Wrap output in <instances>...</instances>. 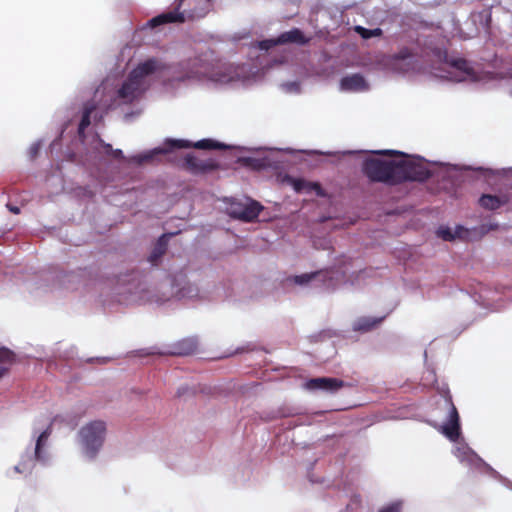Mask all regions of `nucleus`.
I'll use <instances>...</instances> for the list:
<instances>
[{
	"label": "nucleus",
	"mask_w": 512,
	"mask_h": 512,
	"mask_svg": "<svg viewBox=\"0 0 512 512\" xmlns=\"http://www.w3.org/2000/svg\"><path fill=\"white\" fill-rule=\"evenodd\" d=\"M156 73L162 74L164 84L169 88L196 82L226 84L243 76L242 71L232 65L215 68L197 58L166 65L161 59L152 57L140 62L130 72L117 92L118 99L122 103H131L141 97L149 88V77Z\"/></svg>",
	"instance_id": "nucleus-1"
},
{
	"label": "nucleus",
	"mask_w": 512,
	"mask_h": 512,
	"mask_svg": "<svg viewBox=\"0 0 512 512\" xmlns=\"http://www.w3.org/2000/svg\"><path fill=\"white\" fill-rule=\"evenodd\" d=\"M449 404V413L446 421L439 425V432L442 433L450 441L454 442L452 450L453 455L464 466L480 472L490 473L508 489L512 490V482L500 475L488 463H486L475 451H473L463 440H459L461 436V425L458 411L451 401Z\"/></svg>",
	"instance_id": "nucleus-2"
},
{
	"label": "nucleus",
	"mask_w": 512,
	"mask_h": 512,
	"mask_svg": "<svg viewBox=\"0 0 512 512\" xmlns=\"http://www.w3.org/2000/svg\"><path fill=\"white\" fill-rule=\"evenodd\" d=\"M398 183L402 181L423 182L431 177L453 185L468 167L446 162H426L421 158L398 160Z\"/></svg>",
	"instance_id": "nucleus-3"
},
{
	"label": "nucleus",
	"mask_w": 512,
	"mask_h": 512,
	"mask_svg": "<svg viewBox=\"0 0 512 512\" xmlns=\"http://www.w3.org/2000/svg\"><path fill=\"white\" fill-rule=\"evenodd\" d=\"M51 432V423H49L43 430H40L36 425H34L32 430L34 446L27 447L21 455L19 463L7 470L6 474L8 477L13 478L16 474L28 476L32 473L37 463L43 466L50 463L51 453L49 448V438Z\"/></svg>",
	"instance_id": "nucleus-4"
},
{
	"label": "nucleus",
	"mask_w": 512,
	"mask_h": 512,
	"mask_svg": "<svg viewBox=\"0 0 512 512\" xmlns=\"http://www.w3.org/2000/svg\"><path fill=\"white\" fill-rule=\"evenodd\" d=\"M195 147L203 150H227L230 147L222 142L213 139H201L195 143L185 139H172L168 138L164 141L162 146L155 147L150 150H146L142 153L130 156L127 158L129 163H135L141 165L146 162L153 161L158 155L169 153L176 149H185Z\"/></svg>",
	"instance_id": "nucleus-5"
},
{
	"label": "nucleus",
	"mask_w": 512,
	"mask_h": 512,
	"mask_svg": "<svg viewBox=\"0 0 512 512\" xmlns=\"http://www.w3.org/2000/svg\"><path fill=\"white\" fill-rule=\"evenodd\" d=\"M106 437V423L91 421L78 431V443L85 458L94 459L101 450Z\"/></svg>",
	"instance_id": "nucleus-6"
},
{
	"label": "nucleus",
	"mask_w": 512,
	"mask_h": 512,
	"mask_svg": "<svg viewBox=\"0 0 512 512\" xmlns=\"http://www.w3.org/2000/svg\"><path fill=\"white\" fill-rule=\"evenodd\" d=\"M362 170L373 182L398 183V160L368 158L363 161Z\"/></svg>",
	"instance_id": "nucleus-7"
},
{
	"label": "nucleus",
	"mask_w": 512,
	"mask_h": 512,
	"mask_svg": "<svg viewBox=\"0 0 512 512\" xmlns=\"http://www.w3.org/2000/svg\"><path fill=\"white\" fill-rule=\"evenodd\" d=\"M263 210V206L251 198L231 199L227 206V214L243 222H252L256 220Z\"/></svg>",
	"instance_id": "nucleus-8"
},
{
	"label": "nucleus",
	"mask_w": 512,
	"mask_h": 512,
	"mask_svg": "<svg viewBox=\"0 0 512 512\" xmlns=\"http://www.w3.org/2000/svg\"><path fill=\"white\" fill-rule=\"evenodd\" d=\"M444 76L453 82H476L477 73L474 68L464 59L455 57H445Z\"/></svg>",
	"instance_id": "nucleus-9"
},
{
	"label": "nucleus",
	"mask_w": 512,
	"mask_h": 512,
	"mask_svg": "<svg viewBox=\"0 0 512 512\" xmlns=\"http://www.w3.org/2000/svg\"><path fill=\"white\" fill-rule=\"evenodd\" d=\"M145 290V280L133 277L127 281H121L118 293L122 301L140 304L142 299L148 298L147 295L144 294Z\"/></svg>",
	"instance_id": "nucleus-10"
},
{
	"label": "nucleus",
	"mask_w": 512,
	"mask_h": 512,
	"mask_svg": "<svg viewBox=\"0 0 512 512\" xmlns=\"http://www.w3.org/2000/svg\"><path fill=\"white\" fill-rule=\"evenodd\" d=\"M333 279V272L325 270V271H314L309 273H303L300 275L289 276L286 281L288 283L300 286L307 287L311 282L317 281L322 282L327 288H331L333 284L331 283Z\"/></svg>",
	"instance_id": "nucleus-11"
},
{
	"label": "nucleus",
	"mask_w": 512,
	"mask_h": 512,
	"mask_svg": "<svg viewBox=\"0 0 512 512\" xmlns=\"http://www.w3.org/2000/svg\"><path fill=\"white\" fill-rule=\"evenodd\" d=\"M184 0H175L174 2V10L163 12L150 20H148L146 26L153 29L160 25L168 24V23H183L185 21L184 12H180Z\"/></svg>",
	"instance_id": "nucleus-12"
},
{
	"label": "nucleus",
	"mask_w": 512,
	"mask_h": 512,
	"mask_svg": "<svg viewBox=\"0 0 512 512\" xmlns=\"http://www.w3.org/2000/svg\"><path fill=\"white\" fill-rule=\"evenodd\" d=\"M389 66L396 73L406 74L414 68V55L408 49H402L391 57Z\"/></svg>",
	"instance_id": "nucleus-13"
},
{
	"label": "nucleus",
	"mask_w": 512,
	"mask_h": 512,
	"mask_svg": "<svg viewBox=\"0 0 512 512\" xmlns=\"http://www.w3.org/2000/svg\"><path fill=\"white\" fill-rule=\"evenodd\" d=\"M305 386L309 390H321L334 393L344 386V382L337 378L318 377L308 380Z\"/></svg>",
	"instance_id": "nucleus-14"
},
{
	"label": "nucleus",
	"mask_w": 512,
	"mask_h": 512,
	"mask_svg": "<svg viewBox=\"0 0 512 512\" xmlns=\"http://www.w3.org/2000/svg\"><path fill=\"white\" fill-rule=\"evenodd\" d=\"M93 153H95V157L100 161L104 158H111L122 160L125 159L123 151L121 149H113L111 144L104 142L102 139L97 137L93 142Z\"/></svg>",
	"instance_id": "nucleus-15"
},
{
	"label": "nucleus",
	"mask_w": 512,
	"mask_h": 512,
	"mask_svg": "<svg viewBox=\"0 0 512 512\" xmlns=\"http://www.w3.org/2000/svg\"><path fill=\"white\" fill-rule=\"evenodd\" d=\"M340 89L345 92H363L368 90V84L362 75L352 74L341 79Z\"/></svg>",
	"instance_id": "nucleus-16"
},
{
	"label": "nucleus",
	"mask_w": 512,
	"mask_h": 512,
	"mask_svg": "<svg viewBox=\"0 0 512 512\" xmlns=\"http://www.w3.org/2000/svg\"><path fill=\"white\" fill-rule=\"evenodd\" d=\"M469 230L463 225H456L454 229L447 225H440L436 230V235L444 241H454L455 239H466Z\"/></svg>",
	"instance_id": "nucleus-17"
},
{
	"label": "nucleus",
	"mask_w": 512,
	"mask_h": 512,
	"mask_svg": "<svg viewBox=\"0 0 512 512\" xmlns=\"http://www.w3.org/2000/svg\"><path fill=\"white\" fill-rule=\"evenodd\" d=\"M94 120H100L102 115L98 116L96 107L93 103H86L83 109L81 121L78 126V135L81 139L85 137V129L91 124V118Z\"/></svg>",
	"instance_id": "nucleus-18"
},
{
	"label": "nucleus",
	"mask_w": 512,
	"mask_h": 512,
	"mask_svg": "<svg viewBox=\"0 0 512 512\" xmlns=\"http://www.w3.org/2000/svg\"><path fill=\"white\" fill-rule=\"evenodd\" d=\"M185 164L194 173L213 171L217 168V164L211 160H200L192 154L185 156Z\"/></svg>",
	"instance_id": "nucleus-19"
},
{
	"label": "nucleus",
	"mask_w": 512,
	"mask_h": 512,
	"mask_svg": "<svg viewBox=\"0 0 512 512\" xmlns=\"http://www.w3.org/2000/svg\"><path fill=\"white\" fill-rule=\"evenodd\" d=\"M309 40L310 38L306 37L299 28H293L289 31H285L277 37L278 44L295 43L298 45H305Z\"/></svg>",
	"instance_id": "nucleus-20"
},
{
	"label": "nucleus",
	"mask_w": 512,
	"mask_h": 512,
	"mask_svg": "<svg viewBox=\"0 0 512 512\" xmlns=\"http://www.w3.org/2000/svg\"><path fill=\"white\" fill-rule=\"evenodd\" d=\"M237 162L253 170H262L271 165V160L266 155L260 157L242 156L237 159Z\"/></svg>",
	"instance_id": "nucleus-21"
},
{
	"label": "nucleus",
	"mask_w": 512,
	"mask_h": 512,
	"mask_svg": "<svg viewBox=\"0 0 512 512\" xmlns=\"http://www.w3.org/2000/svg\"><path fill=\"white\" fill-rule=\"evenodd\" d=\"M173 234H163L161 235L156 244L154 245L150 255H149V262L152 264V265H157L158 262L160 261L161 257L165 254L166 252V249H167V242H168V238L170 236H172Z\"/></svg>",
	"instance_id": "nucleus-22"
},
{
	"label": "nucleus",
	"mask_w": 512,
	"mask_h": 512,
	"mask_svg": "<svg viewBox=\"0 0 512 512\" xmlns=\"http://www.w3.org/2000/svg\"><path fill=\"white\" fill-rule=\"evenodd\" d=\"M55 288L73 289V282L77 279V275L73 272H55L52 275Z\"/></svg>",
	"instance_id": "nucleus-23"
},
{
	"label": "nucleus",
	"mask_w": 512,
	"mask_h": 512,
	"mask_svg": "<svg viewBox=\"0 0 512 512\" xmlns=\"http://www.w3.org/2000/svg\"><path fill=\"white\" fill-rule=\"evenodd\" d=\"M157 305H162L172 298H176V290L171 281H166L157 286Z\"/></svg>",
	"instance_id": "nucleus-24"
},
{
	"label": "nucleus",
	"mask_w": 512,
	"mask_h": 512,
	"mask_svg": "<svg viewBox=\"0 0 512 512\" xmlns=\"http://www.w3.org/2000/svg\"><path fill=\"white\" fill-rule=\"evenodd\" d=\"M15 353L6 348L0 347V379L9 371L15 362Z\"/></svg>",
	"instance_id": "nucleus-25"
},
{
	"label": "nucleus",
	"mask_w": 512,
	"mask_h": 512,
	"mask_svg": "<svg viewBox=\"0 0 512 512\" xmlns=\"http://www.w3.org/2000/svg\"><path fill=\"white\" fill-rule=\"evenodd\" d=\"M383 319L384 317H360L354 322L353 329L355 331L368 332L377 324H379Z\"/></svg>",
	"instance_id": "nucleus-26"
},
{
	"label": "nucleus",
	"mask_w": 512,
	"mask_h": 512,
	"mask_svg": "<svg viewBox=\"0 0 512 512\" xmlns=\"http://www.w3.org/2000/svg\"><path fill=\"white\" fill-rule=\"evenodd\" d=\"M197 348V343L194 339H185L178 343L174 353L179 355H189Z\"/></svg>",
	"instance_id": "nucleus-27"
},
{
	"label": "nucleus",
	"mask_w": 512,
	"mask_h": 512,
	"mask_svg": "<svg viewBox=\"0 0 512 512\" xmlns=\"http://www.w3.org/2000/svg\"><path fill=\"white\" fill-rule=\"evenodd\" d=\"M479 203L483 208L489 209V210H495L498 209L502 202L501 200L493 195H482L479 199Z\"/></svg>",
	"instance_id": "nucleus-28"
},
{
	"label": "nucleus",
	"mask_w": 512,
	"mask_h": 512,
	"mask_svg": "<svg viewBox=\"0 0 512 512\" xmlns=\"http://www.w3.org/2000/svg\"><path fill=\"white\" fill-rule=\"evenodd\" d=\"M199 290L197 286L188 283L187 285L176 290V298H195L198 296Z\"/></svg>",
	"instance_id": "nucleus-29"
},
{
	"label": "nucleus",
	"mask_w": 512,
	"mask_h": 512,
	"mask_svg": "<svg viewBox=\"0 0 512 512\" xmlns=\"http://www.w3.org/2000/svg\"><path fill=\"white\" fill-rule=\"evenodd\" d=\"M146 290L144 294L147 295V299H142L140 304H156L160 298H157V286L149 283L145 280Z\"/></svg>",
	"instance_id": "nucleus-30"
},
{
	"label": "nucleus",
	"mask_w": 512,
	"mask_h": 512,
	"mask_svg": "<svg viewBox=\"0 0 512 512\" xmlns=\"http://www.w3.org/2000/svg\"><path fill=\"white\" fill-rule=\"evenodd\" d=\"M355 31L363 38V39H371L373 37H380L383 33L381 28L368 29L363 26L357 25L355 26Z\"/></svg>",
	"instance_id": "nucleus-31"
},
{
	"label": "nucleus",
	"mask_w": 512,
	"mask_h": 512,
	"mask_svg": "<svg viewBox=\"0 0 512 512\" xmlns=\"http://www.w3.org/2000/svg\"><path fill=\"white\" fill-rule=\"evenodd\" d=\"M280 87L285 93L289 94H299L301 92V83L297 80L284 82Z\"/></svg>",
	"instance_id": "nucleus-32"
},
{
	"label": "nucleus",
	"mask_w": 512,
	"mask_h": 512,
	"mask_svg": "<svg viewBox=\"0 0 512 512\" xmlns=\"http://www.w3.org/2000/svg\"><path fill=\"white\" fill-rule=\"evenodd\" d=\"M255 45L261 51H268L270 48H272L276 45H279V44L277 42V37H276V38L265 39V40L259 41Z\"/></svg>",
	"instance_id": "nucleus-33"
},
{
	"label": "nucleus",
	"mask_w": 512,
	"mask_h": 512,
	"mask_svg": "<svg viewBox=\"0 0 512 512\" xmlns=\"http://www.w3.org/2000/svg\"><path fill=\"white\" fill-rule=\"evenodd\" d=\"M401 508H402V502L395 501V502H392V503L384 506L378 512H401Z\"/></svg>",
	"instance_id": "nucleus-34"
},
{
	"label": "nucleus",
	"mask_w": 512,
	"mask_h": 512,
	"mask_svg": "<svg viewBox=\"0 0 512 512\" xmlns=\"http://www.w3.org/2000/svg\"><path fill=\"white\" fill-rule=\"evenodd\" d=\"M211 2H212V0H205L206 8L194 11V13H192L190 15V17H197V18L204 17L208 13L209 9L211 8V5H212Z\"/></svg>",
	"instance_id": "nucleus-35"
},
{
	"label": "nucleus",
	"mask_w": 512,
	"mask_h": 512,
	"mask_svg": "<svg viewBox=\"0 0 512 512\" xmlns=\"http://www.w3.org/2000/svg\"><path fill=\"white\" fill-rule=\"evenodd\" d=\"M40 148H41V141H36L34 142L30 147H29V150H28V155L30 157V159H34L37 157L39 151H40Z\"/></svg>",
	"instance_id": "nucleus-36"
},
{
	"label": "nucleus",
	"mask_w": 512,
	"mask_h": 512,
	"mask_svg": "<svg viewBox=\"0 0 512 512\" xmlns=\"http://www.w3.org/2000/svg\"><path fill=\"white\" fill-rule=\"evenodd\" d=\"M373 153L375 154H386V153H393V154H400V155H403V153H400L398 151H395V150H377V151H372Z\"/></svg>",
	"instance_id": "nucleus-37"
},
{
	"label": "nucleus",
	"mask_w": 512,
	"mask_h": 512,
	"mask_svg": "<svg viewBox=\"0 0 512 512\" xmlns=\"http://www.w3.org/2000/svg\"><path fill=\"white\" fill-rule=\"evenodd\" d=\"M8 209L10 212L14 213V214H19L20 213V208L18 206H14V205H7Z\"/></svg>",
	"instance_id": "nucleus-38"
},
{
	"label": "nucleus",
	"mask_w": 512,
	"mask_h": 512,
	"mask_svg": "<svg viewBox=\"0 0 512 512\" xmlns=\"http://www.w3.org/2000/svg\"><path fill=\"white\" fill-rule=\"evenodd\" d=\"M188 390L189 389L186 386L179 387L177 390V396H179V397L183 396Z\"/></svg>",
	"instance_id": "nucleus-39"
},
{
	"label": "nucleus",
	"mask_w": 512,
	"mask_h": 512,
	"mask_svg": "<svg viewBox=\"0 0 512 512\" xmlns=\"http://www.w3.org/2000/svg\"><path fill=\"white\" fill-rule=\"evenodd\" d=\"M304 183L302 181H295L294 182V189L296 191H300L303 187Z\"/></svg>",
	"instance_id": "nucleus-40"
},
{
	"label": "nucleus",
	"mask_w": 512,
	"mask_h": 512,
	"mask_svg": "<svg viewBox=\"0 0 512 512\" xmlns=\"http://www.w3.org/2000/svg\"><path fill=\"white\" fill-rule=\"evenodd\" d=\"M138 114H139V112H137V113H126V114L124 115V118H125V120H126V121H129V120H131L135 115H138Z\"/></svg>",
	"instance_id": "nucleus-41"
},
{
	"label": "nucleus",
	"mask_w": 512,
	"mask_h": 512,
	"mask_svg": "<svg viewBox=\"0 0 512 512\" xmlns=\"http://www.w3.org/2000/svg\"><path fill=\"white\" fill-rule=\"evenodd\" d=\"M428 373H429V376H431V381H434V380H435V378H434V373H433V371H429Z\"/></svg>",
	"instance_id": "nucleus-42"
},
{
	"label": "nucleus",
	"mask_w": 512,
	"mask_h": 512,
	"mask_svg": "<svg viewBox=\"0 0 512 512\" xmlns=\"http://www.w3.org/2000/svg\"><path fill=\"white\" fill-rule=\"evenodd\" d=\"M252 150H253V151H256V152H261V151H263L264 149H263V148H253Z\"/></svg>",
	"instance_id": "nucleus-43"
},
{
	"label": "nucleus",
	"mask_w": 512,
	"mask_h": 512,
	"mask_svg": "<svg viewBox=\"0 0 512 512\" xmlns=\"http://www.w3.org/2000/svg\"><path fill=\"white\" fill-rule=\"evenodd\" d=\"M316 188H317V194L322 195L321 188L319 186H316Z\"/></svg>",
	"instance_id": "nucleus-44"
},
{
	"label": "nucleus",
	"mask_w": 512,
	"mask_h": 512,
	"mask_svg": "<svg viewBox=\"0 0 512 512\" xmlns=\"http://www.w3.org/2000/svg\"><path fill=\"white\" fill-rule=\"evenodd\" d=\"M312 153H319V151L314 150V151H312ZM320 154H323V153H322V152H320Z\"/></svg>",
	"instance_id": "nucleus-45"
}]
</instances>
